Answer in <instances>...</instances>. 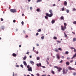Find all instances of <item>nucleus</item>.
Listing matches in <instances>:
<instances>
[{
	"instance_id": "32",
	"label": "nucleus",
	"mask_w": 76,
	"mask_h": 76,
	"mask_svg": "<svg viewBox=\"0 0 76 76\" xmlns=\"http://www.w3.org/2000/svg\"><path fill=\"white\" fill-rule=\"evenodd\" d=\"M66 54H69V52L68 51H66L65 53Z\"/></svg>"
},
{
	"instance_id": "9",
	"label": "nucleus",
	"mask_w": 76,
	"mask_h": 76,
	"mask_svg": "<svg viewBox=\"0 0 76 76\" xmlns=\"http://www.w3.org/2000/svg\"><path fill=\"white\" fill-rule=\"evenodd\" d=\"M23 63L24 65H25L26 66H27V64H26V61H23Z\"/></svg>"
},
{
	"instance_id": "2",
	"label": "nucleus",
	"mask_w": 76,
	"mask_h": 76,
	"mask_svg": "<svg viewBox=\"0 0 76 76\" xmlns=\"http://www.w3.org/2000/svg\"><path fill=\"white\" fill-rule=\"evenodd\" d=\"M68 72V69H66V72H65V68H64L63 69V75H64V74H67V72Z\"/></svg>"
},
{
	"instance_id": "60",
	"label": "nucleus",
	"mask_w": 76,
	"mask_h": 76,
	"mask_svg": "<svg viewBox=\"0 0 76 76\" xmlns=\"http://www.w3.org/2000/svg\"><path fill=\"white\" fill-rule=\"evenodd\" d=\"M31 76H34V75H33L32 74H31Z\"/></svg>"
},
{
	"instance_id": "27",
	"label": "nucleus",
	"mask_w": 76,
	"mask_h": 76,
	"mask_svg": "<svg viewBox=\"0 0 76 76\" xmlns=\"http://www.w3.org/2000/svg\"><path fill=\"white\" fill-rule=\"evenodd\" d=\"M62 11H64V7H63L61 9Z\"/></svg>"
},
{
	"instance_id": "28",
	"label": "nucleus",
	"mask_w": 76,
	"mask_h": 76,
	"mask_svg": "<svg viewBox=\"0 0 76 76\" xmlns=\"http://www.w3.org/2000/svg\"><path fill=\"white\" fill-rule=\"evenodd\" d=\"M51 73H52V74H53V75H54L55 74V73H54V72L53 71H51Z\"/></svg>"
},
{
	"instance_id": "51",
	"label": "nucleus",
	"mask_w": 76,
	"mask_h": 76,
	"mask_svg": "<svg viewBox=\"0 0 76 76\" xmlns=\"http://www.w3.org/2000/svg\"><path fill=\"white\" fill-rule=\"evenodd\" d=\"M30 10H32V7H30Z\"/></svg>"
},
{
	"instance_id": "24",
	"label": "nucleus",
	"mask_w": 76,
	"mask_h": 76,
	"mask_svg": "<svg viewBox=\"0 0 76 76\" xmlns=\"http://www.w3.org/2000/svg\"><path fill=\"white\" fill-rule=\"evenodd\" d=\"M66 64L67 65H69L70 64V63L69 62H66Z\"/></svg>"
},
{
	"instance_id": "40",
	"label": "nucleus",
	"mask_w": 76,
	"mask_h": 76,
	"mask_svg": "<svg viewBox=\"0 0 76 76\" xmlns=\"http://www.w3.org/2000/svg\"><path fill=\"white\" fill-rule=\"evenodd\" d=\"M13 22H14V23H15V22H16V20H13Z\"/></svg>"
},
{
	"instance_id": "13",
	"label": "nucleus",
	"mask_w": 76,
	"mask_h": 76,
	"mask_svg": "<svg viewBox=\"0 0 76 76\" xmlns=\"http://www.w3.org/2000/svg\"><path fill=\"white\" fill-rule=\"evenodd\" d=\"M30 63L31 64H32V65H34V62L33 61H30Z\"/></svg>"
},
{
	"instance_id": "10",
	"label": "nucleus",
	"mask_w": 76,
	"mask_h": 76,
	"mask_svg": "<svg viewBox=\"0 0 76 76\" xmlns=\"http://www.w3.org/2000/svg\"><path fill=\"white\" fill-rule=\"evenodd\" d=\"M76 57V53L74 55L73 57L71 58V59H73V58H75V57Z\"/></svg>"
},
{
	"instance_id": "48",
	"label": "nucleus",
	"mask_w": 76,
	"mask_h": 76,
	"mask_svg": "<svg viewBox=\"0 0 76 76\" xmlns=\"http://www.w3.org/2000/svg\"><path fill=\"white\" fill-rule=\"evenodd\" d=\"M37 75L38 76H39V74L37 73Z\"/></svg>"
},
{
	"instance_id": "43",
	"label": "nucleus",
	"mask_w": 76,
	"mask_h": 76,
	"mask_svg": "<svg viewBox=\"0 0 76 76\" xmlns=\"http://www.w3.org/2000/svg\"><path fill=\"white\" fill-rule=\"evenodd\" d=\"M39 57H38L37 58V60H39Z\"/></svg>"
},
{
	"instance_id": "56",
	"label": "nucleus",
	"mask_w": 76,
	"mask_h": 76,
	"mask_svg": "<svg viewBox=\"0 0 76 76\" xmlns=\"http://www.w3.org/2000/svg\"><path fill=\"white\" fill-rule=\"evenodd\" d=\"M70 58H67V60H70Z\"/></svg>"
},
{
	"instance_id": "63",
	"label": "nucleus",
	"mask_w": 76,
	"mask_h": 76,
	"mask_svg": "<svg viewBox=\"0 0 76 76\" xmlns=\"http://www.w3.org/2000/svg\"><path fill=\"white\" fill-rule=\"evenodd\" d=\"M36 54H38V52L37 51L36 53Z\"/></svg>"
},
{
	"instance_id": "26",
	"label": "nucleus",
	"mask_w": 76,
	"mask_h": 76,
	"mask_svg": "<svg viewBox=\"0 0 76 76\" xmlns=\"http://www.w3.org/2000/svg\"><path fill=\"white\" fill-rule=\"evenodd\" d=\"M53 39H57V37H53Z\"/></svg>"
},
{
	"instance_id": "19",
	"label": "nucleus",
	"mask_w": 76,
	"mask_h": 76,
	"mask_svg": "<svg viewBox=\"0 0 76 76\" xmlns=\"http://www.w3.org/2000/svg\"><path fill=\"white\" fill-rule=\"evenodd\" d=\"M51 22L52 23V24H53V23H54L55 22V21L54 20H52Z\"/></svg>"
},
{
	"instance_id": "52",
	"label": "nucleus",
	"mask_w": 76,
	"mask_h": 76,
	"mask_svg": "<svg viewBox=\"0 0 76 76\" xmlns=\"http://www.w3.org/2000/svg\"><path fill=\"white\" fill-rule=\"evenodd\" d=\"M42 67H43V68H45V67L44 66H42Z\"/></svg>"
},
{
	"instance_id": "49",
	"label": "nucleus",
	"mask_w": 76,
	"mask_h": 76,
	"mask_svg": "<svg viewBox=\"0 0 76 76\" xmlns=\"http://www.w3.org/2000/svg\"><path fill=\"white\" fill-rule=\"evenodd\" d=\"M29 52H27L26 54H28V55H29Z\"/></svg>"
},
{
	"instance_id": "58",
	"label": "nucleus",
	"mask_w": 76,
	"mask_h": 76,
	"mask_svg": "<svg viewBox=\"0 0 76 76\" xmlns=\"http://www.w3.org/2000/svg\"><path fill=\"white\" fill-rule=\"evenodd\" d=\"M22 45H19V47L20 48L21 47Z\"/></svg>"
},
{
	"instance_id": "17",
	"label": "nucleus",
	"mask_w": 76,
	"mask_h": 76,
	"mask_svg": "<svg viewBox=\"0 0 76 76\" xmlns=\"http://www.w3.org/2000/svg\"><path fill=\"white\" fill-rule=\"evenodd\" d=\"M41 31V29H39L37 30V32H40Z\"/></svg>"
},
{
	"instance_id": "53",
	"label": "nucleus",
	"mask_w": 76,
	"mask_h": 76,
	"mask_svg": "<svg viewBox=\"0 0 76 76\" xmlns=\"http://www.w3.org/2000/svg\"><path fill=\"white\" fill-rule=\"evenodd\" d=\"M61 58H63V59L64 58V57L62 56Z\"/></svg>"
},
{
	"instance_id": "45",
	"label": "nucleus",
	"mask_w": 76,
	"mask_h": 76,
	"mask_svg": "<svg viewBox=\"0 0 76 76\" xmlns=\"http://www.w3.org/2000/svg\"><path fill=\"white\" fill-rule=\"evenodd\" d=\"M12 76H15V72H13Z\"/></svg>"
},
{
	"instance_id": "23",
	"label": "nucleus",
	"mask_w": 76,
	"mask_h": 76,
	"mask_svg": "<svg viewBox=\"0 0 76 76\" xmlns=\"http://www.w3.org/2000/svg\"><path fill=\"white\" fill-rule=\"evenodd\" d=\"M71 49H74V52H75V53H76V49H75V48H71Z\"/></svg>"
},
{
	"instance_id": "37",
	"label": "nucleus",
	"mask_w": 76,
	"mask_h": 76,
	"mask_svg": "<svg viewBox=\"0 0 76 76\" xmlns=\"http://www.w3.org/2000/svg\"><path fill=\"white\" fill-rule=\"evenodd\" d=\"M21 23L22 25H23V23H24L23 22V21H22L21 22Z\"/></svg>"
},
{
	"instance_id": "5",
	"label": "nucleus",
	"mask_w": 76,
	"mask_h": 76,
	"mask_svg": "<svg viewBox=\"0 0 76 76\" xmlns=\"http://www.w3.org/2000/svg\"><path fill=\"white\" fill-rule=\"evenodd\" d=\"M61 29L62 31H64L65 29H66V27H65L64 26H61Z\"/></svg>"
},
{
	"instance_id": "25",
	"label": "nucleus",
	"mask_w": 76,
	"mask_h": 76,
	"mask_svg": "<svg viewBox=\"0 0 76 76\" xmlns=\"http://www.w3.org/2000/svg\"><path fill=\"white\" fill-rule=\"evenodd\" d=\"M76 38H74L73 39V41H76Z\"/></svg>"
},
{
	"instance_id": "41",
	"label": "nucleus",
	"mask_w": 76,
	"mask_h": 76,
	"mask_svg": "<svg viewBox=\"0 0 76 76\" xmlns=\"http://www.w3.org/2000/svg\"><path fill=\"white\" fill-rule=\"evenodd\" d=\"M58 50H60V51H61L62 50L61 48H59Z\"/></svg>"
},
{
	"instance_id": "38",
	"label": "nucleus",
	"mask_w": 76,
	"mask_h": 76,
	"mask_svg": "<svg viewBox=\"0 0 76 76\" xmlns=\"http://www.w3.org/2000/svg\"><path fill=\"white\" fill-rule=\"evenodd\" d=\"M20 67H22V68H23V65L22 64H21L20 65Z\"/></svg>"
},
{
	"instance_id": "20",
	"label": "nucleus",
	"mask_w": 76,
	"mask_h": 76,
	"mask_svg": "<svg viewBox=\"0 0 76 76\" xmlns=\"http://www.w3.org/2000/svg\"><path fill=\"white\" fill-rule=\"evenodd\" d=\"M64 37H66H66H67V35L66 34V33L65 32L64 33Z\"/></svg>"
},
{
	"instance_id": "44",
	"label": "nucleus",
	"mask_w": 76,
	"mask_h": 76,
	"mask_svg": "<svg viewBox=\"0 0 76 76\" xmlns=\"http://www.w3.org/2000/svg\"><path fill=\"white\" fill-rule=\"evenodd\" d=\"M46 62H47L48 65L49 64V62H48V61H46Z\"/></svg>"
},
{
	"instance_id": "15",
	"label": "nucleus",
	"mask_w": 76,
	"mask_h": 76,
	"mask_svg": "<svg viewBox=\"0 0 76 76\" xmlns=\"http://www.w3.org/2000/svg\"><path fill=\"white\" fill-rule=\"evenodd\" d=\"M12 56L13 57H16V54H15V53H13L12 54Z\"/></svg>"
},
{
	"instance_id": "29",
	"label": "nucleus",
	"mask_w": 76,
	"mask_h": 76,
	"mask_svg": "<svg viewBox=\"0 0 76 76\" xmlns=\"http://www.w3.org/2000/svg\"><path fill=\"white\" fill-rule=\"evenodd\" d=\"M41 38L42 39H44V36H42L41 37Z\"/></svg>"
},
{
	"instance_id": "14",
	"label": "nucleus",
	"mask_w": 76,
	"mask_h": 76,
	"mask_svg": "<svg viewBox=\"0 0 76 76\" xmlns=\"http://www.w3.org/2000/svg\"><path fill=\"white\" fill-rule=\"evenodd\" d=\"M42 0H38L37 1V3H39V2H41Z\"/></svg>"
},
{
	"instance_id": "11",
	"label": "nucleus",
	"mask_w": 76,
	"mask_h": 76,
	"mask_svg": "<svg viewBox=\"0 0 76 76\" xmlns=\"http://www.w3.org/2000/svg\"><path fill=\"white\" fill-rule=\"evenodd\" d=\"M67 1H65L64 3V6H67Z\"/></svg>"
},
{
	"instance_id": "50",
	"label": "nucleus",
	"mask_w": 76,
	"mask_h": 76,
	"mask_svg": "<svg viewBox=\"0 0 76 76\" xmlns=\"http://www.w3.org/2000/svg\"><path fill=\"white\" fill-rule=\"evenodd\" d=\"M16 67H19V65H16Z\"/></svg>"
},
{
	"instance_id": "16",
	"label": "nucleus",
	"mask_w": 76,
	"mask_h": 76,
	"mask_svg": "<svg viewBox=\"0 0 76 76\" xmlns=\"http://www.w3.org/2000/svg\"><path fill=\"white\" fill-rule=\"evenodd\" d=\"M64 17H63V16H62L61 17V20H64Z\"/></svg>"
},
{
	"instance_id": "33",
	"label": "nucleus",
	"mask_w": 76,
	"mask_h": 76,
	"mask_svg": "<svg viewBox=\"0 0 76 76\" xmlns=\"http://www.w3.org/2000/svg\"><path fill=\"white\" fill-rule=\"evenodd\" d=\"M55 51H56V52H57L58 53V50L57 49H56L55 50Z\"/></svg>"
},
{
	"instance_id": "18",
	"label": "nucleus",
	"mask_w": 76,
	"mask_h": 76,
	"mask_svg": "<svg viewBox=\"0 0 76 76\" xmlns=\"http://www.w3.org/2000/svg\"><path fill=\"white\" fill-rule=\"evenodd\" d=\"M64 26L66 28V26H67V23H64Z\"/></svg>"
},
{
	"instance_id": "22",
	"label": "nucleus",
	"mask_w": 76,
	"mask_h": 76,
	"mask_svg": "<svg viewBox=\"0 0 76 76\" xmlns=\"http://www.w3.org/2000/svg\"><path fill=\"white\" fill-rule=\"evenodd\" d=\"M45 17L46 19H48V16H45Z\"/></svg>"
},
{
	"instance_id": "55",
	"label": "nucleus",
	"mask_w": 76,
	"mask_h": 76,
	"mask_svg": "<svg viewBox=\"0 0 76 76\" xmlns=\"http://www.w3.org/2000/svg\"><path fill=\"white\" fill-rule=\"evenodd\" d=\"M57 42H58L59 43H60V41H57Z\"/></svg>"
},
{
	"instance_id": "30",
	"label": "nucleus",
	"mask_w": 76,
	"mask_h": 76,
	"mask_svg": "<svg viewBox=\"0 0 76 76\" xmlns=\"http://www.w3.org/2000/svg\"><path fill=\"white\" fill-rule=\"evenodd\" d=\"M66 12L68 13H69V10H66Z\"/></svg>"
},
{
	"instance_id": "64",
	"label": "nucleus",
	"mask_w": 76,
	"mask_h": 76,
	"mask_svg": "<svg viewBox=\"0 0 76 76\" xmlns=\"http://www.w3.org/2000/svg\"><path fill=\"white\" fill-rule=\"evenodd\" d=\"M46 75H43L42 76H46Z\"/></svg>"
},
{
	"instance_id": "61",
	"label": "nucleus",
	"mask_w": 76,
	"mask_h": 76,
	"mask_svg": "<svg viewBox=\"0 0 76 76\" xmlns=\"http://www.w3.org/2000/svg\"><path fill=\"white\" fill-rule=\"evenodd\" d=\"M15 76H18V74H15Z\"/></svg>"
},
{
	"instance_id": "34",
	"label": "nucleus",
	"mask_w": 76,
	"mask_h": 76,
	"mask_svg": "<svg viewBox=\"0 0 76 76\" xmlns=\"http://www.w3.org/2000/svg\"><path fill=\"white\" fill-rule=\"evenodd\" d=\"M73 11H76V9L75 8H74L72 10Z\"/></svg>"
},
{
	"instance_id": "12",
	"label": "nucleus",
	"mask_w": 76,
	"mask_h": 76,
	"mask_svg": "<svg viewBox=\"0 0 76 76\" xmlns=\"http://www.w3.org/2000/svg\"><path fill=\"white\" fill-rule=\"evenodd\" d=\"M56 56L58 59H60V56L58 55V54L56 55Z\"/></svg>"
},
{
	"instance_id": "8",
	"label": "nucleus",
	"mask_w": 76,
	"mask_h": 76,
	"mask_svg": "<svg viewBox=\"0 0 76 76\" xmlns=\"http://www.w3.org/2000/svg\"><path fill=\"white\" fill-rule=\"evenodd\" d=\"M37 66L38 67H39V66H41V63H39V64H37Z\"/></svg>"
},
{
	"instance_id": "57",
	"label": "nucleus",
	"mask_w": 76,
	"mask_h": 76,
	"mask_svg": "<svg viewBox=\"0 0 76 76\" xmlns=\"http://www.w3.org/2000/svg\"><path fill=\"white\" fill-rule=\"evenodd\" d=\"M73 61V60H71L70 61V63H72Z\"/></svg>"
},
{
	"instance_id": "47",
	"label": "nucleus",
	"mask_w": 76,
	"mask_h": 76,
	"mask_svg": "<svg viewBox=\"0 0 76 76\" xmlns=\"http://www.w3.org/2000/svg\"><path fill=\"white\" fill-rule=\"evenodd\" d=\"M62 62H63V60H61V61L59 62V63H62Z\"/></svg>"
},
{
	"instance_id": "21",
	"label": "nucleus",
	"mask_w": 76,
	"mask_h": 76,
	"mask_svg": "<svg viewBox=\"0 0 76 76\" xmlns=\"http://www.w3.org/2000/svg\"><path fill=\"white\" fill-rule=\"evenodd\" d=\"M73 75H74V76H76V72H74L73 73Z\"/></svg>"
},
{
	"instance_id": "3",
	"label": "nucleus",
	"mask_w": 76,
	"mask_h": 76,
	"mask_svg": "<svg viewBox=\"0 0 76 76\" xmlns=\"http://www.w3.org/2000/svg\"><path fill=\"white\" fill-rule=\"evenodd\" d=\"M54 68H56V69H58V71L59 72L62 70V68L60 67H58L56 66H54Z\"/></svg>"
},
{
	"instance_id": "7",
	"label": "nucleus",
	"mask_w": 76,
	"mask_h": 76,
	"mask_svg": "<svg viewBox=\"0 0 76 76\" xmlns=\"http://www.w3.org/2000/svg\"><path fill=\"white\" fill-rule=\"evenodd\" d=\"M68 69L70 70H74L75 69L72 68V67L70 66V67H68Z\"/></svg>"
},
{
	"instance_id": "46",
	"label": "nucleus",
	"mask_w": 76,
	"mask_h": 76,
	"mask_svg": "<svg viewBox=\"0 0 76 76\" xmlns=\"http://www.w3.org/2000/svg\"><path fill=\"white\" fill-rule=\"evenodd\" d=\"M1 21H3V18H1Z\"/></svg>"
},
{
	"instance_id": "1",
	"label": "nucleus",
	"mask_w": 76,
	"mask_h": 76,
	"mask_svg": "<svg viewBox=\"0 0 76 76\" xmlns=\"http://www.w3.org/2000/svg\"><path fill=\"white\" fill-rule=\"evenodd\" d=\"M49 12L50 13V14H49L48 13H46V16H48L49 18H51L53 15V11L52 10H49Z\"/></svg>"
},
{
	"instance_id": "31",
	"label": "nucleus",
	"mask_w": 76,
	"mask_h": 76,
	"mask_svg": "<svg viewBox=\"0 0 76 76\" xmlns=\"http://www.w3.org/2000/svg\"><path fill=\"white\" fill-rule=\"evenodd\" d=\"M39 8H38L37 9V12H39Z\"/></svg>"
},
{
	"instance_id": "35",
	"label": "nucleus",
	"mask_w": 76,
	"mask_h": 76,
	"mask_svg": "<svg viewBox=\"0 0 76 76\" xmlns=\"http://www.w3.org/2000/svg\"><path fill=\"white\" fill-rule=\"evenodd\" d=\"M73 23L74 24H75L76 25V21H74L73 22Z\"/></svg>"
},
{
	"instance_id": "42",
	"label": "nucleus",
	"mask_w": 76,
	"mask_h": 76,
	"mask_svg": "<svg viewBox=\"0 0 76 76\" xmlns=\"http://www.w3.org/2000/svg\"><path fill=\"white\" fill-rule=\"evenodd\" d=\"M38 35H39V33H37L36 34V36H37Z\"/></svg>"
},
{
	"instance_id": "4",
	"label": "nucleus",
	"mask_w": 76,
	"mask_h": 76,
	"mask_svg": "<svg viewBox=\"0 0 76 76\" xmlns=\"http://www.w3.org/2000/svg\"><path fill=\"white\" fill-rule=\"evenodd\" d=\"M10 11L12 13H16V12H17L16 10L15 9H11L10 10Z\"/></svg>"
},
{
	"instance_id": "6",
	"label": "nucleus",
	"mask_w": 76,
	"mask_h": 76,
	"mask_svg": "<svg viewBox=\"0 0 76 76\" xmlns=\"http://www.w3.org/2000/svg\"><path fill=\"white\" fill-rule=\"evenodd\" d=\"M28 71L29 72H32V67H30L28 69Z\"/></svg>"
},
{
	"instance_id": "36",
	"label": "nucleus",
	"mask_w": 76,
	"mask_h": 76,
	"mask_svg": "<svg viewBox=\"0 0 76 76\" xmlns=\"http://www.w3.org/2000/svg\"><path fill=\"white\" fill-rule=\"evenodd\" d=\"M23 60H26V57H24L23 58Z\"/></svg>"
},
{
	"instance_id": "59",
	"label": "nucleus",
	"mask_w": 76,
	"mask_h": 76,
	"mask_svg": "<svg viewBox=\"0 0 76 76\" xmlns=\"http://www.w3.org/2000/svg\"><path fill=\"white\" fill-rule=\"evenodd\" d=\"M28 35H26L25 37V38H28Z\"/></svg>"
},
{
	"instance_id": "39",
	"label": "nucleus",
	"mask_w": 76,
	"mask_h": 76,
	"mask_svg": "<svg viewBox=\"0 0 76 76\" xmlns=\"http://www.w3.org/2000/svg\"><path fill=\"white\" fill-rule=\"evenodd\" d=\"M29 66H30L29 65H28L27 66V68H28V69L29 68Z\"/></svg>"
},
{
	"instance_id": "62",
	"label": "nucleus",
	"mask_w": 76,
	"mask_h": 76,
	"mask_svg": "<svg viewBox=\"0 0 76 76\" xmlns=\"http://www.w3.org/2000/svg\"><path fill=\"white\" fill-rule=\"evenodd\" d=\"M29 57H30V58H32V56H29Z\"/></svg>"
},
{
	"instance_id": "54",
	"label": "nucleus",
	"mask_w": 76,
	"mask_h": 76,
	"mask_svg": "<svg viewBox=\"0 0 76 76\" xmlns=\"http://www.w3.org/2000/svg\"><path fill=\"white\" fill-rule=\"evenodd\" d=\"M72 34H73L74 35H75V32H72Z\"/></svg>"
}]
</instances>
